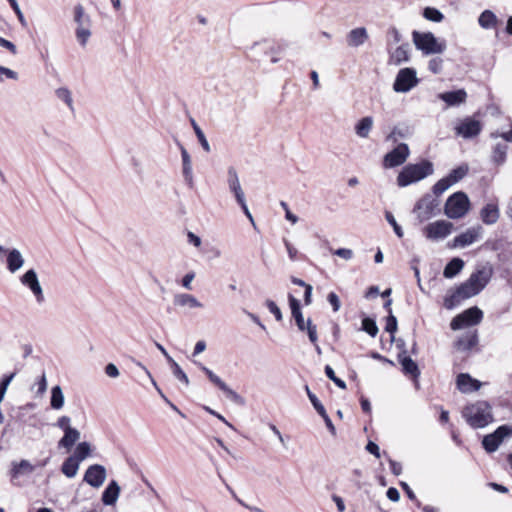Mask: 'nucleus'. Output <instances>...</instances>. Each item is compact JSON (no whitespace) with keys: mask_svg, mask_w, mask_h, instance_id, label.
Here are the masks:
<instances>
[{"mask_svg":"<svg viewBox=\"0 0 512 512\" xmlns=\"http://www.w3.org/2000/svg\"><path fill=\"white\" fill-rule=\"evenodd\" d=\"M433 171V164L428 160H423L416 164H408L398 174L396 179L397 185L399 187L409 186L433 174Z\"/></svg>","mask_w":512,"mask_h":512,"instance_id":"1","label":"nucleus"},{"mask_svg":"<svg viewBox=\"0 0 512 512\" xmlns=\"http://www.w3.org/2000/svg\"><path fill=\"white\" fill-rule=\"evenodd\" d=\"M462 415L473 428H483L492 421L491 407L486 401H478L466 406Z\"/></svg>","mask_w":512,"mask_h":512,"instance_id":"2","label":"nucleus"},{"mask_svg":"<svg viewBox=\"0 0 512 512\" xmlns=\"http://www.w3.org/2000/svg\"><path fill=\"white\" fill-rule=\"evenodd\" d=\"M289 305L291 309L292 317L294 318L298 329L301 332L306 331L309 337V340L312 344H315L318 341L317 335V327L312 323V320L308 318L306 321L304 320L303 314L301 312L300 302L293 295L288 296Z\"/></svg>","mask_w":512,"mask_h":512,"instance_id":"3","label":"nucleus"},{"mask_svg":"<svg viewBox=\"0 0 512 512\" xmlns=\"http://www.w3.org/2000/svg\"><path fill=\"white\" fill-rule=\"evenodd\" d=\"M470 209V201L464 192H456L448 197L444 206V213L450 219L464 217Z\"/></svg>","mask_w":512,"mask_h":512,"instance_id":"4","label":"nucleus"},{"mask_svg":"<svg viewBox=\"0 0 512 512\" xmlns=\"http://www.w3.org/2000/svg\"><path fill=\"white\" fill-rule=\"evenodd\" d=\"M482 290H477V285L468 278L451 294L445 297L444 306L447 309H453L464 299H468L479 294Z\"/></svg>","mask_w":512,"mask_h":512,"instance_id":"5","label":"nucleus"},{"mask_svg":"<svg viewBox=\"0 0 512 512\" xmlns=\"http://www.w3.org/2000/svg\"><path fill=\"white\" fill-rule=\"evenodd\" d=\"M419 83L417 72L414 68H402L398 71L393 83V90L397 93H407Z\"/></svg>","mask_w":512,"mask_h":512,"instance_id":"6","label":"nucleus"},{"mask_svg":"<svg viewBox=\"0 0 512 512\" xmlns=\"http://www.w3.org/2000/svg\"><path fill=\"white\" fill-rule=\"evenodd\" d=\"M19 281L32 293L38 305H42L45 302L44 290L40 284L35 269H28L23 275L20 276Z\"/></svg>","mask_w":512,"mask_h":512,"instance_id":"7","label":"nucleus"},{"mask_svg":"<svg viewBox=\"0 0 512 512\" xmlns=\"http://www.w3.org/2000/svg\"><path fill=\"white\" fill-rule=\"evenodd\" d=\"M417 49L425 54L441 53L445 49V43L434 37V34H413Z\"/></svg>","mask_w":512,"mask_h":512,"instance_id":"8","label":"nucleus"},{"mask_svg":"<svg viewBox=\"0 0 512 512\" xmlns=\"http://www.w3.org/2000/svg\"><path fill=\"white\" fill-rule=\"evenodd\" d=\"M482 129V122L469 116L459 120L454 127L455 134L464 139H471L478 136Z\"/></svg>","mask_w":512,"mask_h":512,"instance_id":"9","label":"nucleus"},{"mask_svg":"<svg viewBox=\"0 0 512 512\" xmlns=\"http://www.w3.org/2000/svg\"><path fill=\"white\" fill-rule=\"evenodd\" d=\"M438 204L436 199L430 194H426L415 204L413 213L416 214L418 221L422 223L436 215Z\"/></svg>","mask_w":512,"mask_h":512,"instance_id":"10","label":"nucleus"},{"mask_svg":"<svg viewBox=\"0 0 512 512\" xmlns=\"http://www.w3.org/2000/svg\"><path fill=\"white\" fill-rule=\"evenodd\" d=\"M483 312L478 307H471L457 315L451 321V329L458 330L464 327L473 326L481 322Z\"/></svg>","mask_w":512,"mask_h":512,"instance_id":"11","label":"nucleus"},{"mask_svg":"<svg viewBox=\"0 0 512 512\" xmlns=\"http://www.w3.org/2000/svg\"><path fill=\"white\" fill-rule=\"evenodd\" d=\"M453 229V224L445 220H437L429 223L423 228L424 236L432 241H437L446 238L450 235Z\"/></svg>","mask_w":512,"mask_h":512,"instance_id":"12","label":"nucleus"},{"mask_svg":"<svg viewBox=\"0 0 512 512\" xmlns=\"http://www.w3.org/2000/svg\"><path fill=\"white\" fill-rule=\"evenodd\" d=\"M510 436H512V427L502 425L493 433L486 435L482 440V445L487 452L492 453L498 449L505 438Z\"/></svg>","mask_w":512,"mask_h":512,"instance_id":"13","label":"nucleus"},{"mask_svg":"<svg viewBox=\"0 0 512 512\" xmlns=\"http://www.w3.org/2000/svg\"><path fill=\"white\" fill-rule=\"evenodd\" d=\"M409 155V146L406 143H400L384 156L383 166L384 168L398 167L406 162Z\"/></svg>","mask_w":512,"mask_h":512,"instance_id":"14","label":"nucleus"},{"mask_svg":"<svg viewBox=\"0 0 512 512\" xmlns=\"http://www.w3.org/2000/svg\"><path fill=\"white\" fill-rule=\"evenodd\" d=\"M107 478V471L103 465H90L85 471L83 481L93 488H100Z\"/></svg>","mask_w":512,"mask_h":512,"instance_id":"15","label":"nucleus"},{"mask_svg":"<svg viewBox=\"0 0 512 512\" xmlns=\"http://www.w3.org/2000/svg\"><path fill=\"white\" fill-rule=\"evenodd\" d=\"M73 21L76 24L75 32H90L92 20L81 4H76L73 8Z\"/></svg>","mask_w":512,"mask_h":512,"instance_id":"16","label":"nucleus"},{"mask_svg":"<svg viewBox=\"0 0 512 512\" xmlns=\"http://www.w3.org/2000/svg\"><path fill=\"white\" fill-rule=\"evenodd\" d=\"M198 367L207 375L209 380L215 384L220 390H222L230 399L233 401H238L241 397L240 395L228 387V385L222 381V379L217 376L212 370L207 368L201 363H197Z\"/></svg>","mask_w":512,"mask_h":512,"instance_id":"17","label":"nucleus"},{"mask_svg":"<svg viewBox=\"0 0 512 512\" xmlns=\"http://www.w3.org/2000/svg\"><path fill=\"white\" fill-rule=\"evenodd\" d=\"M493 275V268L490 265H483L470 275V279L477 285V290H483Z\"/></svg>","mask_w":512,"mask_h":512,"instance_id":"18","label":"nucleus"},{"mask_svg":"<svg viewBox=\"0 0 512 512\" xmlns=\"http://www.w3.org/2000/svg\"><path fill=\"white\" fill-rule=\"evenodd\" d=\"M227 184L229 190L234 194L237 202H242L245 199L244 191L241 187L237 171L234 167H229L227 170Z\"/></svg>","mask_w":512,"mask_h":512,"instance_id":"19","label":"nucleus"},{"mask_svg":"<svg viewBox=\"0 0 512 512\" xmlns=\"http://www.w3.org/2000/svg\"><path fill=\"white\" fill-rule=\"evenodd\" d=\"M24 263L25 259L20 250L16 248L8 250L6 256V268L11 274L18 272L24 266Z\"/></svg>","mask_w":512,"mask_h":512,"instance_id":"20","label":"nucleus"},{"mask_svg":"<svg viewBox=\"0 0 512 512\" xmlns=\"http://www.w3.org/2000/svg\"><path fill=\"white\" fill-rule=\"evenodd\" d=\"M438 98L446 103L447 107L459 106L466 102L467 93L464 89L438 94Z\"/></svg>","mask_w":512,"mask_h":512,"instance_id":"21","label":"nucleus"},{"mask_svg":"<svg viewBox=\"0 0 512 512\" xmlns=\"http://www.w3.org/2000/svg\"><path fill=\"white\" fill-rule=\"evenodd\" d=\"M179 148L181 151V158H182V174H183L186 184L190 188H192L194 186V177H193L191 157L183 145L179 144Z\"/></svg>","mask_w":512,"mask_h":512,"instance_id":"22","label":"nucleus"},{"mask_svg":"<svg viewBox=\"0 0 512 512\" xmlns=\"http://www.w3.org/2000/svg\"><path fill=\"white\" fill-rule=\"evenodd\" d=\"M480 233L481 227L470 228L454 238L453 246L461 248L469 246L479 238Z\"/></svg>","mask_w":512,"mask_h":512,"instance_id":"23","label":"nucleus"},{"mask_svg":"<svg viewBox=\"0 0 512 512\" xmlns=\"http://www.w3.org/2000/svg\"><path fill=\"white\" fill-rule=\"evenodd\" d=\"M481 383L473 379L469 374L461 373L457 377V388L463 393H471L479 390Z\"/></svg>","mask_w":512,"mask_h":512,"instance_id":"24","label":"nucleus"},{"mask_svg":"<svg viewBox=\"0 0 512 512\" xmlns=\"http://www.w3.org/2000/svg\"><path fill=\"white\" fill-rule=\"evenodd\" d=\"M120 486L115 480L110 481L105 490L102 493V502L104 505H114L120 495Z\"/></svg>","mask_w":512,"mask_h":512,"instance_id":"25","label":"nucleus"},{"mask_svg":"<svg viewBox=\"0 0 512 512\" xmlns=\"http://www.w3.org/2000/svg\"><path fill=\"white\" fill-rule=\"evenodd\" d=\"M173 303L179 307L203 308V304L195 296L188 293L174 295Z\"/></svg>","mask_w":512,"mask_h":512,"instance_id":"26","label":"nucleus"},{"mask_svg":"<svg viewBox=\"0 0 512 512\" xmlns=\"http://www.w3.org/2000/svg\"><path fill=\"white\" fill-rule=\"evenodd\" d=\"M499 209L494 203L486 204L480 211V217L483 223L487 225L495 224L499 219Z\"/></svg>","mask_w":512,"mask_h":512,"instance_id":"27","label":"nucleus"},{"mask_svg":"<svg viewBox=\"0 0 512 512\" xmlns=\"http://www.w3.org/2000/svg\"><path fill=\"white\" fill-rule=\"evenodd\" d=\"M407 61H409V45L408 44L400 45L390 53L389 64H391V65L398 66Z\"/></svg>","mask_w":512,"mask_h":512,"instance_id":"28","label":"nucleus"},{"mask_svg":"<svg viewBox=\"0 0 512 512\" xmlns=\"http://www.w3.org/2000/svg\"><path fill=\"white\" fill-rule=\"evenodd\" d=\"M374 125V120L371 116L361 118L354 127L355 134L359 138H368Z\"/></svg>","mask_w":512,"mask_h":512,"instance_id":"29","label":"nucleus"},{"mask_svg":"<svg viewBox=\"0 0 512 512\" xmlns=\"http://www.w3.org/2000/svg\"><path fill=\"white\" fill-rule=\"evenodd\" d=\"M398 360L405 374L410 375L412 378H417L420 375L418 365L411 357L405 355V353H401L398 356Z\"/></svg>","mask_w":512,"mask_h":512,"instance_id":"30","label":"nucleus"},{"mask_svg":"<svg viewBox=\"0 0 512 512\" xmlns=\"http://www.w3.org/2000/svg\"><path fill=\"white\" fill-rule=\"evenodd\" d=\"M80 439V432L76 428L68 429L64 436L59 440L58 446L70 450Z\"/></svg>","mask_w":512,"mask_h":512,"instance_id":"31","label":"nucleus"},{"mask_svg":"<svg viewBox=\"0 0 512 512\" xmlns=\"http://www.w3.org/2000/svg\"><path fill=\"white\" fill-rule=\"evenodd\" d=\"M80 462L69 456L62 464L61 471L68 478H74L79 470Z\"/></svg>","mask_w":512,"mask_h":512,"instance_id":"32","label":"nucleus"},{"mask_svg":"<svg viewBox=\"0 0 512 512\" xmlns=\"http://www.w3.org/2000/svg\"><path fill=\"white\" fill-rule=\"evenodd\" d=\"M65 402V397L62 391V388L59 385L52 387L51 389V398H50V406L54 410H60L63 408Z\"/></svg>","mask_w":512,"mask_h":512,"instance_id":"33","label":"nucleus"},{"mask_svg":"<svg viewBox=\"0 0 512 512\" xmlns=\"http://www.w3.org/2000/svg\"><path fill=\"white\" fill-rule=\"evenodd\" d=\"M464 267V261L460 258H453L445 266L443 275L445 278H453L456 276Z\"/></svg>","mask_w":512,"mask_h":512,"instance_id":"34","label":"nucleus"},{"mask_svg":"<svg viewBox=\"0 0 512 512\" xmlns=\"http://www.w3.org/2000/svg\"><path fill=\"white\" fill-rule=\"evenodd\" d=\"M33 471L34 466L28 460H21L19 463H13L11 477L14 480L21 474H30Z\"/></svg>","mask_w":512,"mask_h":512,"instance_id":"35","label":"nucleus"},{"mask_svg":"<svg viewBox=\"0 0 512 512\" xmlns=\"http://www.w3.org/2000/svg\"><path fill=\"white\" fill-rule=\"evenodd\" d=\"M478 22H479V25L483 29H487V30L495 29L496 28L497 17H496V15L492 11L485 10L479 16Z\"/></svg>","mask_w":512,"mask_h":512,"instance_id":"36","label":"nucleus"},{"mask_svg":"<svg viewBox=\"0 0 512 512\" xmlns=\"http://www.w3.org/2000/svg\"><path fill=\"white\" fill-rule=\"evenodd\" d=\"M56 97L64 102L70 111H74V103L71 91L67 87H59L55 90Z\"/></svg>","mask_w":512,"mask_h":512,"instance_id":"37","label":"nucleus"},{"mask_svg":"<svg viewBox=\"0 0 512 512\" xmlns=\"http://www.w3.org/2000/svg\"><path fill=\"white\" fill-rule=\"evenodd\" d=\"M508 146L505 143H497L492 152V160L494 163L501 165L506 160Z\"/></svg>","mask_w":512,"mask_h":512,"instance_id":"38","label":"nucleus"},{"mask_svg":"<svg viewBox=\"0 0 512 512\" xmlns=\"http://www.w3.org/2000/svg\"><path fill=\"white\" fill-rule=\"evenodd\" d=\"M91 445L90 443L84 441L78 443V445L75 448L74 454L71 455L73 458H76L78 462H82L91 454Z\"/></svg>","mask_w":512,"mask_h":512,"instance_id":"39","label":"nucleus"},{"mask_svg":"<svg viewBox=\"0 0 512 512\" xmlns=\"http://www.w3.org/2000/svg\"><path fill=\"white\" fill-rule=\"evenodd\" d=\"M253 48L254 49H259L261 51H264L267 54H271L272 57L270 59V62L272 64H275V63H277L279 61V58L275 56L281 50V48L279 46L275 47L274 45H270V44L264 42V43H256L253 46Z\"/></svg>","mask_w":512,"mask_h":512,"instance_id":"40","label":"nucleus"},{"mask_svg":"<svg viewBox=\"0 0 512 512\" xmlns=\"http://www.w3.org/2000/svg\"><path fill=\"white\" fill-rule=\"evenodd\" d=\"M218 477L221 479V481L223 482V484L225 485V487L227 488V490L231 493L232 497L240 504L242 505L243 507H245L246 509L250 510L251 512H265L264 510H262L261 508L259 507H256V506H251L247 503H245L244 501H242L237 495L236 493L234 492V490L231 488V486L225 481V479L222 477V475L220 474V472H218Z\"/></svg>","mask_w":512,"mask_h":512,"instance_id":"41","label":"nucleus"},{"mask_svg":"<svg viewBox=\"0 0 512 512\" xmlns=\"http://www.w3.org/2000/svg\"><path fill=\"white\" fill-rule=\"evenodd\" d=\"M478 341L476 333L467 334L465 337L461 338L457 342V346L459 349L469 350L476 345Z\"/></svg>","mask_w":512,"mask_h":512,"instance_id":"42","label":"nucleus"},{"mask_svg":"<svg viewBox=\"0 0 512 512\" xmlns=\"http://www.w3.org/2000/svg\"><path fill=\"white\" fill-rule=\"evenodd\" d=\"M468 173V166L467 165H461L455 169H453L447 176V178L450 180V183L455 184L461 179H463L466 174Z\"/></svg>","mask_w":512,"mask_h":512,"instance_id":"43","label":"nucleus"},{"mask_svg":"<svg viewBox=\"0 0 512 512\" xmlns=\"http://www.w3.org/2000/svg\"><path fill=\"white\" fill-rule=\"evenodd\" d=\"M423 16L425 19L432 22H441L444 18L443 14L436 8L426 7L423 10Z\"/></svg>","mask_w":512,"mask_h":512,"instance_id":"44","label":"nucleus"},{"mask_svg":"<svg viewBox=\"0 0 512 512\" xmlns=\"http://www.w3.org/2000/svg\"><path fill=\"white\" fill-rule=\"evenodd\" d=\"M192 126H193L195 134H196L198 141L200 142L202 148L206 152H210L211 151L210 144H209L208 140L206 139L205 134L203 133L201 128L197 125V123L194 120H192Z\"/></svg>","mask_w":512,"mask_h":512,"instance_id":"45","label":"nucleus"},{"mask_svg":"<svg viewBox=\"0 0 512 512\" xmlns=\"http://www.w3.org/2000/svg\"><path fill=\"white\" fill-rule=\"evenodd\" d=\"M362 330L368 333L371 337H375L378 333L376 322L368 317L362 320Z\"/></svg>","mask_w":512,"mask_h":512,"instance_id":"46","label":"nucleus"},{"mask_svg":"<svg viewBox=\"0 0 512 512\" xmlns=\"http://www.w3.org/2000/svg\"><path fill=\"white\" fill-rule=\"evenodd\" d=\"M173 375L181 382H183L185 385H189V379L186 373L182 370V368L178 365L177 362L173 360V362H170Z\"/></svg>","mask_w":512,"mask_h":512,"instance_id":"47","label":"nucleus"},{"mask_svg":"<svg viewBox=\"0 0 512 512\" xmlns=\"http://www.w3.org/2000/svg\"><path fill=\"white\" fill-rule=\"evenodd\" d=\"M367 40V34H349L346 42L351 47L363 45Z\"/></svg>","mask_w":512,"mask_h":512,"instance_id":"48","label":"nucleus"},{"mask_svg":"<svg viewBox=\"0 0 512 512\" xmlns=\"http://www.w3.org/2000/svg\"><path fill=\"white\" fill-rule=\"evenodd\" d=\"M138 366L142 367L146 374L149 376V378L151 379V382L153 384V386L156 388V390L158 391V393L160 394L161 398L176 412L180 413L178 408L172 403L170 402V400L163 394V392L161 391V389L158 387L157 383L155 382V380L152 378L150 372L147 370V368L145 366H143L141 363H138Z\"/></svg>","mask_w":512,"mask_h":512,"instance_id":"49","label":"nucleus"},{"mask_svg":"<svg viewBox=\"0 0 512 512\" xmlns=\"http://www.w3.org/2000/svg\"><path fill=\"white\" fill-rule=\"evenodd\" d=\"M450 186H452L450 180L447 177L442 178L433 186V193L436 196H439L444 193Z\"/></svg>","mask_w":512,"mask_h":512,"instance_id":"50","label":"nucleus"},{"mask_svg":"<svg viewBox=\"0 0 512 512\" xmlns=\"http://www.w3.org/2000/svg\"><path fill=\"white\" fill-rule=\"evenodd\" d=\"M305 390H306V393H307V396L309 398V400L311 401L313 407L315 408V410L318 412V414H324V412L326 411L324 406L321 404V402L318 400V398L316 397L315 394H313L309 387L308 386H305Z\"/></svg>","mask_w":512,"mask_h":512,"instance_id":"51","label":"nucleus"},{"mask_svg":"<svg viewBox=\"0 0 512 512\" xmlns=\"http://www.w3.org/2000/svg\"><path fill=\"white\" fill-rule=\"evenodd\" d=\"M325 374L326 376L335 383V385H337L339 388L341 389H345L346 388V383L338 378L336 375H335V372L334 370L332 369L331 366L329 365H326L325 366Z\"/></svg>","mask_w":512,"mask_h":512,"instance_id":"52","label":"nucleus"},{"mask_svg":"<svg viewBox=\"0 0 512 512\" xmlns=\"http://www.w3.org/2000/svg\"><path fill=\"white\" fill-rule=\"evenodd\" d=\"M385 218H386L387 222L393 227V230H394L395 234L399 238H402L403 237V230L398 225V223H397L395 217L393 216V214L391 212H386L385 213Z\"/></svg>","mask_w":512,"mask_h":512,"instance_id":"53","label":"nucleus"},{"mask_svg":"<svg viewBox=\"0 0 512 512\" xmlns=\"http://www.w3.org/2000/svg\"><path fill=\"white\" fill-rule=\"evenodd\" d=\"M266 306L268 310L275 316L277 321H281L283 319L282 312L277 304L272 300H266Z\"/></svg>","mask_w":512,"mask_h":512,"instance_id":"54","label":"nucleus"},{"mask_svg":"<svg viewBox=\"0 0 512 512\" xmlns=\"http://www.w3.org/2000/svg\"><path fill=\"white\" fill-rule=\"evenodd\" d=\"M385 330L391 335L397 331V318L393 314L388 315Z\"/></svg>","mask_w":512,"mask_h":512,"instance_id":"55","label":"nucleus"},{"mask_svg":"<svg viewBox=\"0 0 512 512\" xmlns=\"http://www.w3.org/2000/svg\"><path fill=\"white\" fill-rule=\"evenodd\" d=\"M428 69L434 74H439L442 71V59H431L428 63Z\"/></svg>","mask_w":512,"mask_h":512,"instance_id":"56","label":"nucleus"},{"mask_svg":"<svg viewBox=\"0 0 512 512\" xmlns=\"http://www.w3.org/2000/svg\"><path fill=\"white\" fill-rule=\"evenodd\" d=\"M70 423H71L70 417H68V416H61L57 420L56 426L58 428H60L61 430H63L64 433H65V432L68 431V429H72V427L70 426Z\"/></svg>","mask_w":512,"mask_h":512,"instance_id":"57","label":"nucleus"},{"mask_svg":"<svg viewBox=\"0 0 512 512\" xmlns=\"http://www.w3.org/2000/svg\"><path fill=\"white\" fill-rule=\"evenodd\" d=\"M327 300L332 306L334 312H337L340 309L341 303L336 293L330 292L328 294Z\"/></svg>","mask_w":512,"mask_h":512,"instance_id":"58","label":"nucleus"},{"mask_svg":"<svg viewBox=\"0 0 512 512\" xmlns=\"http://www.w3.org/2000/svg\"><path fill=\"white\" fill-rule=\"evenodd\" d=\"M334 255H337L345 260H350L353 258V251L348 248H339L333 251Z\"/></svg>","mask_w":512,"mask_h":512,"instance_id":"59","label":"nucleus"},{"mask_svg":"<svg viewBox=\"0 0 512 512\" xmlns=\"http://www.w3.org/2000/svg\"><path fill=\"white\" fill-rule=\"evenodd\" d=\"M36 385L38 387L37 394H39V395L44 394L45 391L47 390V379H46V375H45L44 372L42 373V375L38 379Z\"/></svg>","mask_w":512,"mask_h":512,"instance_id":"60","label":"nucleus"},{"mask_svg":"<svg viewBox=\"0 0 512 512\" xmlns=\"http://www.w3.org/2000/svg\"><path fill=\"white\" fill-rule=\"evenodd\" d=\"M283 242L286 247L289 258L292 261H295L297 258V253H298L297 249L287 239H283Z\"/></svg>","mask_w":512,"mask_h":512,"instance_id":"61","label":"nucleus"},{"mask_svg":"<svg viewBox=\"0 0 512 512\" xmlns=\"http://www.w3.org/2000/svg\"><path fill=\"white\" fill-rule=\"evenodd\" d=\"M105 373L110 378H117L120 374L117 366L113 363H109L105 367Z\"/></svg>","mask_w":512,"mask_h":512,"instance_id":"62","label":"nucleus"},{"mask_svg":"<svg viewBox=\"0 0 512 512\" xmlns=\"http://www.w3.org/2000/svg\"><path fill=\"white\" fill-rule=\"evenodd\" d=\"M366 450L369 453L373 454L377 458H379L381 456L379 446L376 443L372 442V441H369L367 443Z\"/></svg>","mask_w":512,"mask_h":512,"instance_id":"63","label":"nucleus"},{"mask_svg":"<svg viewBox=\"0 0 512 512\" xmlns=\"http://www.w3.org/2000/svg\"><path fill=\"white\" fill-rule=\"evenodd\" d=\"M389 465H390L391 472L394 475L399 476L402 473L401 463L389 458Z\"/></svg>","mask_w":512,"mask_h":512,"instance_id":"64","label":"nucleus"}]
</instances>
